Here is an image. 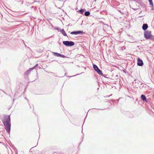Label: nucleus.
Wrapping results in <instances>:
<instances>
[{
    "mask_svg": "<svg viewBox=\"0 0 154 154\" xmlns=\"http://www.w3.org/2000/svg\"><path fill=\"white\" fill-rule=\"evenodd\" d=\"M5 120L3 121L6 131L9 133L11 129V119L10 115H5L4 116Z\"/></svg>",
    "mask_w": 154,
    "mask_h": 154,
    "instance_id": "nucleus-1",
    "label": "nucleus"
},
{
    "mask_svg": "<svg viewBox=\"0 0 154 154\" xmlns=\"http://www.w3.org/2000/svg\"><path fill=\"white\" fill-rule=\"evenodd\" d=\"M144 36L146 39L150 38L152 36L151 32L148 31H146L144 32Z\"/></svg>",
    "mask_w": 154,
    "mask_h": 154,
    "instance_id": "nucleus-2",
    "label": "nucleus"
},
{
    "mask_svg": "<svg viewBox=\"0 0 154 154\" xmlns=\"http://www.w3.org/2000/svg\"><path fill=\"white\" fill-rule=\"evenodd\" d=\"M63 43L64 45L67 46H72L74 45V43L72 41H64Z\"/></svg>",
    "mask_w": 154,
    "mask_h": 154,
    "instance_id": "nucleus-3",
    "label": "nucleus"
},
{
    "mask_svg": "<svg viewBox=\"0 0 154 154\" xmlns=\"http://www.w3.org/2000/svg\"><path fill=\"white\" fill-rule=\"evenodd\" d=\"M137 64L138 66H141L143 65V62L142 60L140 58H137Z\"/></svg>",
    "mask_w": 154,
    "mask_h": 154,
    "instance_id": "nucleus-4",
    "label": "nucleus"
},
{
    "mask_svg": "<svg viewBox=\"0 0 154 154\" xmlns=\"http://www.w3.org/2000/svg\"><path fill=\"white\" fill-rule=\"evenodd\" d=\"M57 30H59V31L64 36H67V34H66L65 32L63 29H57Z\"/></svg>",
    "mask_w": 154,
    "mask_h": 154,
    "instance_id": "nucleus-5",
    "label": "nucleus"
},
{
    "mask_svg": "<svg viewBox=\"0 0 154 154\" xmlns=\"http://www.w3.org/2000/svg\"><path fill=\"white\" fill-rule=\"evenodd\" d=\"M148 28V26L147 24H144L142 26V29L144 30H146Z\"/></svg>",
    "mask_w": 154,
    "mask_h": 154,
    "instance_id": "nucleus-6",
    "label": "nucleus"
},
{
    "mask_svg": "<svg viewBox=\"0 0 154 154\" xmlns=\"http://www.w3.org/2000/svg\"><path fill=\"white\" fill-rule=\"evenodd\" d=\"M142 100L143 101H146V99L145 96L143 95H142L141 96Z\"/></svg>",
    "mask_w": 154,
    "mask_h": 154,
    "instance_id": "nucleus-7",
    "label": "nucleus"
},
{
    "mask_svg": "<svg viewBox=\"0 0 154 154\" xmlns=\"http://www.w3.org/2000/svg\"><path fill=\"white\" fill-rule=\"evenodd\" d=\"M98 74H99L100 75H103V73L99 69H98L96 71Z\"/></svg>",
    "mask_w": 154,
    "mask_h": 154,
    "instance_id": "nucleus-8",
    "label": "nucleus"
},
{
    "mask_svg": "<svg viewBox=\"0 0 154 154\" xmlns=\"http://www.w3.org/2000/svg\"><path fill=\"white\" fill-rule=\"evenodd\" d=\"M52 53L54 54V55L55 56L57 57H60V54L58 53L53 52Z\"/></svg>",
    "mask_w": 154,
    "mask_h": 154,
    "instance_id": "nucleus-9",
    "label": "nucleus"
},
{
    "mask_svg": "<svg viewBox=\"0 0 154 154\" xmlns=\"http://www.w3.org/2000/svg\"><path fill=\"white\" fill-rule=\"evenodd\" d=\"M93 68L95 71L97 70L98 69H99L97 67V66L95 64H94L93 65Z\"/></svg>",
    "mask_w": 154,
    "mask_h": 154,
    "instance_id": "nucleus-10",
    "label": "nucleus"
},
{
    "mask_svg": "<svg viewBox=\"0 0 154 154\" xmlns=\"http://www.w3.org/2000/svg\"><path fill=\"white\" fill-rule=\"evenodd\" d=\"M149 2V4L150 5H151L152 6V8H153V7L154 6L153 3L152 2V0H148Z\"/></svg>",
    "mask_w": 154,
    "mask_h": 154,
    "instance_id": "nucleus-11",
    "label": "nucleus"
},
{
    "mask_svg": "<svg viewBox=\"0 0 154 154\" xmlns=\"http://www.w3.org/2000/svg\"><path fill=\"white\" fill-rule=\"evenodd\" d=\"M90 14V12L89 11H86L85 12V13H84V15L85 16H87L89 15Z\"/></svg>",
    "mask_w": 154,
    "mask_h": 154,
    "instance_id": "nucleus-12",
    "label": "nucleus"
},
{
    "mask_svg": "<svg viewBox=\"0 0 154 154\" xmlns=\"http://www.w3.org/2000/svg\"><path fill=\"white\" fill-rule=\"evenodd\" d=\"M84 9H82L79 10L78 11L79 12H80L81 14H82L84 13Z\"/></svg>",
    "mask_w": 154,
    "mask_h": 154,
    "instance_id": "nucleus-13",
    "label": "nucleus"
},
{
    "mask_svg": "<svg viewBox=\"0 0 154 154\" xmlns=\"http://www.w3.org/2000/svg\"><path fill=\"white\" fill-rule=\"evenodd\" d=\"M76 34H82L83 33L82 31H76Z\"/></svg>",
    "mask_w": 154,
    "mask_h": 154,
    "instance_id": "nucleus-14",
    "label": "nucleus"
},
{
    "mask_svg": "<svg viewBox=\"0 0 154 154\" xmlns=\"http://www.w3.org/2000/svg\"><path fill=\"white\" fill-rule=\"evenodd\" d=\"M70 34L72 35L75 34L77 35L76 31L72 32L70 33Z\"/></svg>",
    "mask_w": 154,
    "mask_h": 154,
    "instance_id": "nucleus-15",
    "label": "nucleus"
},
{
    "mask_svg": "<svg viewBox=\"0 0 154 154\" xmlns=\"http://www.w3.org/2000/svg\"><path fill=\"white\" fill-rule=\"evenodd\" d=\"M60 57H62V58H65V57H67L65 56V55H62V54H60Z\"/></svg>",
    "mask_w": 154,
    "mask_h": 154,
    "instance_id": "nucleus-16",
    "label": "nucleus"
},
{
    "mask_svg": "<svg viewBox=\"0 0 154 154\" xmlns=\"http://www.w3.org/2000/svg\"><path fill=\"white\" fill-rule=\"evenodd\" d=\"M30 71L29 70H28L25 73L26 75H28V74L30 73Z\"/></svg>",
    "mask_w": 154,
    "mask_h": 154,
    "instance_id": "nucleus-17",
    "label": "nucleus"
},
{
    "mask_svg": "<svg viewBox=\"0 0 154 154\" xmlns=\"http://www.w3.org/2000/svg\"><path fill=\"white\" fill-rule=\"evenodd\" d=\"M34 69H35V67H33L32 68L29 69L28 70L30 71V72H31V71H32V70H33Z\"/></svg>",
    "mask_w": 154,
    "mask_h": 154,
    "instance_id": "nucleus-18",
    "label": "nucleus"
},
{
    "mask_svg": "<svg viewBox=\"0 0 154 154\" xmlns=\"http://www.w3.org/2000/svg\"><path fill=\"white\" fill-rule=\"evenodd\" d=\"M151 39L154 41V36H152L151 38Z\"/></svg>",
    "mask_w": 154,
    "mask_h": 154,
    "instance_id": "nucleus-19",
    "label": "nucleus"
},
{
    "mask_svg": "<svg viewBox=\"0 0 154 154\" xmlns=\"http://www.w3.org/2000/svg\"><path fill=\"white\" fill-rule=\"evenodd\" d=\"M134 10V11H136L137 10L138 8H132Z\"/></svg>",
    "mask_w": 154,
    "mask_h": 154,
    "instance_id": "nucleus-20",
    "label": "nucleus"
},
{
    "mask_svg": "<svg viewBox=\"0 0 154 154\" xmlns=\"http://www.w3.org/2000/svg\"><path fill=\"white\" fill-rule=\"evenodd\" d=\"M38 64H37L35 66L33 67H35V68L37 66H38Z\"/></svg>",
    "mask_w": 154,
    "mask_h": 154,
    "instance_id": "nucleus-21",
    "label": "nucleus"
},
{
    "mask_svg": "<svg viewBox=\"0 0 154 154\" xmlns=\"http://www.w3.org/2000/svg\"><path fill=\"white\" fill-rule=\"evenodd\" d=\"M112 95V94H111L110 95L108 96H106V97H109L110 96H111Z\"/></svg>",
    "mask_w": 154,
    "mask_h": 154,
    "instance_id": "nucleus-22",
    "label": "nucleus"
},
{
    "mask_svg": "<svg viewBox=\"0 0 154 154\" xmlns=\"http://www.w3.org/2000/svg\"><path fill=\"white\" fill-rule=\"evenodd\" d=\"M111 101H112V102H113L114 101H115V100H111Z\"/></svg>",
    "mask_w": 154,
    "mask_h": 154,
    "instance_id": "nucleus-23",
    "label": "nucleus"
},
{
    "mask_svg": "<svg viewBox=\"0 0 154 154\" xmlns=\"http://www.w3.org/2000/svg\"><path fill=\"white\" fill-rule=\"evenodd\" d=\"M154 10V8H153H153H152V9H151L152 10Z\"/></svg>",
    "mask_w": 154,
    "mask_h": 154,
    "instance_id": "nucleus-24",
    "label": "nucleus"
},
{
    "mask_svg": "<svg viewBox=\"0 0 154 154\" xmlns=\"http://www.w3.org/2000/svg\"><path fill=\"white\" fill-rule=\"evenodd\" d=\"M25 99H26V98H25ZM27 100L28 101V99H27Z\"/></svg>",
    "mask_w": 154,
    "mask_h": 154,
    "instance_id": "nucleus-25",
    "label": "nucleus"
}]
</instances>
